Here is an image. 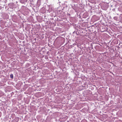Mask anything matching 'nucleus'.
<instances>
[{
    "label": "nucleus",
    "instance_id": "20e7f679",
    "mask_svg": "<svg viewBox=\"0 0 122 122\" xmlns=\"http://www.w3.org/2000/svg\"><path fill=\"white\" fill-rule=\"evenodd\" d=\"M113 19L115 20H117L118 19V18L117 17H114L113 18Z\"/></svg>",
    "mask_w": 122,
    "mask_h": 122
},
{
    "label": "nucleus",
    "instance_id": "7ed1b4c3",
    "mask_svg": "<svg viewBox=\"0 0 122 122\" xmlns=\"http://www.w3.org/2000/svg\"><path fill=\"white\" fill-rule=\"evenodd\" d=\"M10 77L11 78H12L13 79V75L12 74H11V75H10Z\"/></svg>",
    "mask_w": 122,
    "mask_h": 122
},
{
    "label": "nucleus",
    "instance_id": "423d86ee",
    "mask_svg": "<svg viewBox=\"0 0 122 122\" xmlns=\"http://www.w3.org/2000/svg\"><path fill=\"white\" fill-rule=\"evenodd\" d=\"M17 118L18 120H19V117H17Z\"/></svg>",
    "mask_w": 122,
    "mask_h": 122
},
{
    "label": "nucleus",
    "instance_id": "f257e3e1",
    "mask_svg": "<svg viewBox=\"0 0 122 122\" xmlns=\"http://www.w3.org/2000/svg\"><path fill=\"white\" fill-rule=\"evenodd\" d=\"M108 5L107 3H104L102 6V8L104 10H106L108 7Z\"/></svg>",
    "mask_w": 122,
    "mask_h": 122
},
{
    "label": "nucleus",
    "instance_id": "39448f33",
    "mask_svg": "<svg viewBox=\"0 0 122 122\" xmlns=\"http://www.w3.org/2000/svg\"><path fill=\"white\" fill-rule=\"evenodd\" d=\"M112 10H113V11H115V9H112Z\"/></svg>",
    "mask_w": 122,
    "mask_h": 122
},
{
    "label": "nucleus",
    "instance_id": "f03ea898",
    "mask_svg": "<svg viewBox=\"0 0 122 122\" xmlns=\"http://www.w3.org/2000/svg\"><path fill=\"white\" fill-rule=\"evenodd\" d=\"M119 19L120 20V21L122 23V15H121L119 16Z\"/></svg>",
    "mask_w": 122,
    "mask_h": 122
}]
</instances>
